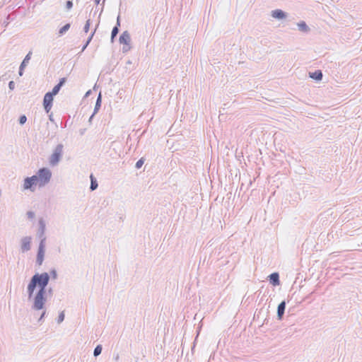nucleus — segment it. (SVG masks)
Returning a JSON list of instances; mask_svg holds the SVG:
<instances>
[{
    "mask_svg": "<svg viewBox=\"0 0 362 362\" xmlns=\"http://www.w3.org/2000/svg\"><path fill=\"white\" fill-rule=\"evenodd\" d=\"M49 282V275L47 272L36 273L30 279L27 286L28 299L33 298L32 309L44 310L47 302V286Z\"/></svg>",
    "mask_w": 362,
    "mask_h": 362,
    "instance_id": "f257e3e1",
    "label": "nucleus"
},
{
    "mask_svg": "<svg viewBox=\"0 0 362 362\" xmlns=\"http://www.w3.org/2000/svg\"><path fill=\"white\" fill-rule=\"evenodd\" d=\"M34 175L37 177L39 186L44 187L49 182L52 177V172L47 168H42Z\"/></svg>",
    "mask_w": 362,
    "mask_h": 362,
    "instance_id": "f03ea898",
    "label": "nucleus"
},
{
    "mask_svg": "<svg viewBox=\"0 0 362 362\" xmlns=\"http://www.w3.org/2000/svg\"><path fill=\"white\" fill-rule=\"evenodd\" d=\"M63 149L64 146L62 144H59L57 145L53 151V153L49 158V164L52 166H55L59 163L63 155Z\"/></svg>",
    "mask_w": 362,
    "mask_h": 362,
    "instance_id": "7ed1b4c3",
    "label": "nucleus"
},
{
    "mask_svg": "<svg viewBox=\"0 0 362 362\" xmlns=\"http://www.w3.org/2000/svg\"><path fill=\"white\" fill-rule=\"evenodd\" d=\"M45 221L42 218H40L38 221V229L37 231V236L40 240V243H42L43 245H45L46 243V237L45 235Z\"/></svg>",
    "mask_w": 362,
    "mask_h": 362,
    "instance_id": "20e7f679",
    "label": "nucleus"
},
{
    "mask_svg": "<svg viewBox=\"0 0 362 362\" xmlns=\"http://www.w3.org/2000/svg\"><path fill=\"white\" fill-rule=\"evenodd\" d=\"M37 184L38 182L36 176L33 175L31 177H27L24 180L23 189H30V191L33 192L35 189V187Z\"/></svg>",
    "mask_w": 362,
    "mask_h": 362,
    "instance_id": "39448f33",
    "label": "nucleus"
},
{
    "mask_svg": "<svg viewBox=\"0 0 362 362\" xmlns=\"http://www.w3.org/2000/svg\"><path fill=\"white\" fill-rule=\"evenodd\" d=\"M54 96L49 93H45L43 98V107L47 113H49L52 107Z\"/></svg>",
    "mask_w": 362,
    "mask_h": 362,
    "instance_id": "423d86ee",
    "label": "nucleus"
},
{
    "mask_svg": "<svg viewBox=\"0 0 362 362\" xmlns=\"http://www.w3.org/2000/svg\"><path fill=\"white\" fill-rule=\"evenodd\" d=\"M45 245H43L42 243H39L37 253V258H36V263L40 266L42 265L44 257H45Z\"/></svg>",
    "mask_w": 362,
    "mask_h": 362,
    "instance_id": "0eeeda50",
    "label": "nucleus"
},
{
    "mask_svg": "<svg viewBox=\"0 0 362 362\" xmlns=\"http://www.w3.org/2000/svg\"><path fill=\"white\" fill-rule=\"evenodd\" d=\"M31 240L30 236L23 237L21 240V250L22 252H28L31 248Z\"/></svg>",
    "mask_w": 362,
    "mask_h": 362,
    "instance_id": "6e6552de",
    "label": "nucleus"
},
{
    "mask_svg": "<svg viewBox=\"0 0 362 362\" xmlns=\"http://www.w3.org/2000/svg\"><path fill=\"white\" fill-rule=\"evenodd\" d=\"M271 16L275 19L282 20L287 17V13L281 9H275L272 11Z\"/></svg>",
    "mask_w": 362,
    "mask_h": 362,
    "instance_id": "1a4fd4ad",
    "label": "nucleus"
},
{
    "mask_svg": "<svg viewBox=\"0 0 362 362\" xmlns=\"http://www.w3.org/2000/svg\"><path fill=\"white\" fill-rule=\"evenodd\" d=\"M32 55V52H29L25 58L23 59V62H21L19 70H18V74L20 76H22L23 75V70L25 67L26 66L27 64L29 62Z\"/></svg>",
    "mask_w": 362,
    "mask_h": 362,
    "instance_id": "9d476101",
    "label": "nucleus"
},
{
    "mask_svg": "<svg viewBox=\"0 0 362 362\" xmlns=\"http://www.w3.org/2000/svg\"><path fill=\"white\" fill-rule=\"evenodd\" d=\"M119 41L120 44H123L124 45H129V43L131 42V37L127 30H125L122 33V35L119 36Z\"/></svg>",
    "mask_w": 362,
    "mask_h": 362,
    "instance_id": "9b49d317",
    "label": "nucleus"
},
{
    "mask_svg": "<svg viewBox=\"0 0 362 362\" xmlns=\"http://www.w3.org/2000/svg\"><path fill=\"white\" fill-rule=\"evenodd\" d=\"M286 301L283 300L279 304L277 307V317L279 320H282L283 318L286 310Z\"/></svg>",
    "mask_w": 362,
    "mask_h": 362,
    "instance_id": "f8f14e48",
    "label": "nucleus"
},
{
    "mask_svg": "<svg viewBox=\"0 0 362 362\" xmlns=\"http://www.w3.org/2000/svg\"><path fill=\"white\" fill-rule=\"evenodd\" d=\"M269 283L273 286H279L280 284L279 274L277 272L271 274L269 276Z\"/></svg>",
    "mask_w": 362,
    "mask_h": 362,
    "instance_id": "ddd939ff",
    "label": "nucleus"
},
{
    "mask_svg": "<svg viewBox=\"0 0 362 362\" xmlns=\"http://www.w3.org/2000/svg\"><path fill=\"white\" fill-rule=\"evenodd\" d=\"M119 18H120V16L119 15L117 18L116 25L113 27V28L112 30V33H111V41L112 42L114 41L115 37L117 35V34L119 31V28L120 27V19Z\"/></svg>",
    "mask_w": 362,
    "mask_h": 362,
    "instance_id": "4468645a",
    "label": "nucleus"
},
{
    "mask_svg": "<svg viewBox=\"0 0 362 362\" xmlns=\"http://www.w3.org/2000/svg\"><path fill=\"white\" fill-rule=\"evenodd\" d=\"M309 76L315 81H320L322 80L323 75L321 70H316L314 72H310Z\"/></svg>",
    "mask_w": 362,
    "mask_h": 362,
    "instance_id": "2eb2a0df",
    "label": "nucleus"
},
{
    "mask_svg": "<svg viewBox=\"0 0 362 362\" xmlns=\"http://www.w3.org/2000/svg\"><path fill=\"white\" fill-rule=\"evenodd\" d=\"M101 104H102V94H101V92H100L97 97V99H96V102H95V107H94V110H93V115H95L99 111V110L101 107Z\"/></svg>",
    "mask_w": 362,
    "mask_h": 362,
    "instance_id": "dca6fc26",
    "label": "nucleus"
},
{
    "mask_svg": "<svg viewBox=\"0 0 362 362\" xmlns=\"http://www.w3.org/2000/svg\"><path fill=\"white\" fill-rule=\"evenodd\" d=\"M298 30L303 33H308L310 29L305 21H300L297 24Z\"/></svg>",
    "mask_w": 362,
    "mask_h": 362,
    "instance_id": "f3484780",
    "label": "nucleus"
},
{
    "mask_svg": "<svg viewBox=\"0 0 362 362\" xmlns=\"http://www.w3.org/2000/svg\"><path fill=\"white\" fill-rule=\"evenodd\" d=\"M71 27V24L69 23L65 24L64 26H62L59 30V36H62L64 35L70 28Z\"/></svg>",
    "mask_w": 362,
    "mask_h": 362,
    "instance_id": "a211bd4d",
    "label": "nucleus"
},
{
    "mask_svg": "<svg viewBox=\"0 0 362 362\" xmlns=\"http://www.w3.org/2000/svg\"><path fill=\"white\" fill-rule=\"evenodd\" d=\"M98 185L96 179L93 177V175H90V191H93L97 189Z\"/></svg>",
    "mask_w": 362,
    "mask_h": 362,
    "instance_id": "6ab92c4d",
    "label": "nucleus"
},
{
    "mask_svg": "<svg viewBox=\"0 0 362 362\" xmlns=\"http://www.w3.org/2000/svg\"><path fill=\"white\" fill-rule=\"evenodd\" d=\"M95 31H96V28H95V30L90 33V36L88 37L86 43L83 45V46L81 49V52H83L86 49V47H88L89 43L91 42Z\"/></svg>",
    "mask_w": 362,
    "mask_h": 362,
    "instance_id": "aec40b11",
    "label": "nucleus"
},
{
    "mask_svg": "<svg viewBox=\"0 0 362 362\" xmlns=\"http://www.w3.org/2000/svg\"><path fill=\"white\" fill-rule=\"evenodd\" d=\"M102 349H103L102 345H100V344L97 345L96 347L94 349L93 356L95 357L98 356L101 354Z\"/></svg>",
    "mask_w": 362,
    "mask_h": 362,
    "instance_id": "412c9836",
    "label": "nucleus"
},
{
    "mask_svg": "<svg viewBox=\"0 0 362 362\" xmlns=\"http://www.w3.org/2000/svg\"><path fill=\"white\" fill-rule=\"evenodd\" d=\"M61 88H62L58 84H57L56 86H54V88H52V91L48 92V93L49 94L52 95L53 96H54L57 94H58V93L59 92Z\"/></svg>",
    "mask_w": 362,
    "mask_h": 362,
    "instance_id": "4be33fe9",
    "label": "nucleus"
},
{
    "mask_svg": "<svg viewBox=\"0 0 362 362\" xmlns=\"http://www.w3.org/2000/svg\"><path fill=\"white\" fill-rule=\"evenodd\" d=\"M144 161H145V159L144 158H141L136 163V165H135V168L136 169H139L141 168V166L144 165Z\"/></svg>",
    "mask_w": 362,
    "mask_h": 362,
    "instance_id": "5701e85b",
    "label": "nucleus"
},
{
    "mask_svg": "<svg viewBox=\"0 0 362 362\" xmlns=\"http://www.w3.org/2000/svg\"><path fill=\"white\" fill-rule=\"evenodd\" d=\"M90 20L88 19L85 23V25L83 27V31L87 33L90 29Z\"/></svg>",
    "mask_w": 362,
    "mask_h": 362,
    "instance_id": "b1692460",
    "label": "nucleus"
},
{
    "mask_svg": "<svg viewBox=\"0 0 362 362\" xmlns=\"http://www.w3.org/2000/svg\"><path fill=\"white\" fill-rule=\"evenodd\" d=\"M27 121V117L25 115H21L18 119V122L21 125L24 124Z\"/></svg>",
    "mask_w": 362,
    "mask_h": 362,
    "instance_id": "393cba45",
    "label": "nucleus"
},
{
    "mask_svg": "<svg viewBox=\"0 0 362 362\" xmlns=\"http://www.w3.org/2000/svg\"><path fill=\"white\" fill-rule=\"evenodd\" d=\"M49 277L51 276L53 279H57V276H58L57 270L55 269H51L50 274H49Z\"/></svg>",
    "mask_w": 362,
    "mask_h": 362,
    "instance_id": "a878e982",
    "label": "nucleus"
},
{
    "mask_svg": "<svg viewBox=\"0 0 362 362\" xmlns=\"http://www.w3.org/2000/svg\"><path fill=\"white\" fill-rule=\"evenodd\" d=\"M64 317L65 315L64 311L60 313L57 318V323L60 324L61 322H62L64 320Z\"/></svg>",
    "mask_w": 362,
    "mask_h": 362,
    "instance_id": "bb28decb",
    "label": "nucleus"
},
{
    "mask_svg": "<svg viewBox=\"0 0 362 362\" xmlns=\"http://www.w3.org/2000/svg\"><path fill=\"white\" fill-rule=\"evenodd\" d=\"M73 7V1L67 0L66 2V8L70 10Z\"/></svg>",
    "mask_w": 362,
    "mask_h": 362,
    "instance_id": "cd10ccee",
    "label": "nucleus"
},
{
    "mask_svg": "<svg viewBox=\"0 0 362 362\" xmlns=\"http://www.w3.org/2000/svg\"><path fill=\"white\" fill-rule=\"evenodd\" d=\"M26 214H27L28 218H29V219H33L35 218V213L33 211H28Z\"/></svg>",
    "mask_w": 362,
    "mask_h": 362,
    "instance_id": "c85d7f7f",
    "label": "nucleus"
},
{
    "mask_svg": "<svg viewBox=\"0 0 362 362\" xmlns=\"http://www.w3.org/2000/svg\"><path fill=\"white\" fill-rule=\"evenodd\" d=\"M66 81V78L63 77V78L59 79V83L57 84L62 88L64 85Z\"/></svg>",
    "mask_w": 362,
    "mask_h": 362,
    "instance_id": "c756f323",
    "label": "nucleus"
},
{
    "mask_svg": "<svg viewBox=\"0 0 362 362\" xmlns=\"http://www.w3.org/2000/svg\"><path fill=\"white\" fill-rule=\"evenodd\" d=\"M45 315H46V310H44L42 312V313H41V315H40V317H39V319H38V320H37V321H38L39 322H42V321H43L44 317H45Z\"/></svg>",
    "mask_w": 362,
    "mask_h": 362,
    "instance_id": "7c9ffc66",
    "label": "nucleus"
},
{
    "mask_svg": "<svg viewBox=\"0 0 362 362\" xmlns=\"http://www.w3.org/2000/svg\"><path fill=\"white\" fill-rule=\"evenodd\" d=\"M8 88L10 90H13L15 88V83L13 81H9Z\"/></svg>",
    "mask_w": 362,
    "mask_h": 362,
    "instance_id": "2f4dec72",
    "label": "nucleus"
},
{
    "mask_svg": "<svg viewBox=\"0 0 362 362\" xmlns=\"http://www.w3.org/2000/svg\"><path fill=\"white\" fill-rule=\"evenodd\" d=\"M130 49V47H129V45H125L122 47V52L124 53L128 52L129 50Z\"/></svg>",
    "mask_w": 362,
    "mask_h": 362,
    "instance_id": "473e14b6",
    "label": "nucleus"
},
{
    "mask_svg": "<svg viewBox=\"0 0 362 362\" xmlns=\"http://www.w3.org/2000/svg\"><path fill=\"white\" fill-rule=\"evenodd\" d=\"M49 119L50 122H54V118H53V114L52 112H51L49 115Z\"/></svg>",
    "mask_w": 362,
    "mask_h": 362,
    "instance_id": "72a5a7b5",
    "label": "nucleus"
},
{
    "mask_svg": "<svg viewBox=\"0 0 362 362\" xmlns=\"http://www.w3.org/2000/svg\"><path fill=\"white\" fill-rule=\"evenodd\" d=\"M91 90H88L85 94V98L88 97L91 94Z\"/></svg>",
    "mask_w": 362,
    "mask_h": 362,
    "instance_id": "f704fd0d",
    "label": "nucleus"
},
{
    "mask_svg": "<svg viewBox=\"0 0 362 362\" xmlns=\"http://www.w3.org/2000/svg\"><path fill=\"white\" fill-rule=\"evenodd\" d=\"M119 355H118V354H117V355L115 356V361H118V360H119Z\"/></svg>",
    "mask_w": 362,
    "mask_h": 362,
    "instance_id": "c9c22d12",
    "label": "nucleus"
},
{
    "mask_svg": "<svg viewBox=\"0 0 362 362\" xmlns=\"http://www.w3.org/2000/svg\"><path fill=\"white\" fill-rule=\"evenodd\" d=\"M94 115H93V113L91 115V116H90V118H89V122H90V121H91V119L93 118Z\"/></svg>",
    "mask_w": 362,
    "mask_h": 362,
    "instance_id": "e433bc0d",
    "label": "nucleus"
},
{
    "mask_svg": "<svg viewBox=\"0 0 362 362\" xmlns=\"http://www.w3.org/2000/svg\"><path fill=\"white\" fill-rule=\"evenodd\" d=\"M100 0H95V4L98 5L100 4Z\"/></svg>",
    "mask_w": 362,
    "mask_h": 362,
    "instance_id": "4c0bfd02",
    "label": "nucleus"
},
{
    "mask_svg": "<svg viewBox=\"0 0 362 362\" xmlns=\"http://www.w3.org/2000/svg\"><path fill=\"white\" fill-rule=\"evenodd\" d=\"M52 289L50 288L48 290V292H49V293H52Z\"/></svg>",
    "mask_w": 362,
    "mask_h": 362,
    "instance_id": "58836bf2",
    "label": "nucleus"
}]
</instances>
